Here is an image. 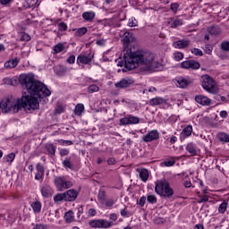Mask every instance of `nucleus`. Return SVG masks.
<instances>
[{
	"mask_svg": "<svg viewBox=\"0 0 229 229\" xmlns=\"http://www.w3.org/2000/svg\"><path fill=\"white\" fill-rule=\"evenodd\" d=\"M83 112H85V106L83 104H77L74 109L75 115H82Z\"/></svg>",
	"mask_w": 229,
	"mask_h": 229,
	"instance_id": "2f4dec72",
	"label": "nucleus"
},
{
	"mask_svg": "<svg viewBox=\"0 0 229 229\" xmlns=\"http://www.w3.org/2000/svg\"><path fill=\"white\" fill-rule=\"evenodd\" d=\"M117 200L114 199H108L106 201V207H107L108 208H111V207L116 203Z\"/></svg>",
	"mask_w": 229,
	"mask_h": 229,
	"instance_id": "8fccbe9b",
	"label": "nucleus"
},
{
	"mask_svg": "<svg viewBox=\"0 0 229 229\" xmlns=\"http://www.w3.org/2000/svg\"><path fill=\"white\" fill-rule=\"evenodd\" d=\"M181 135L184 137V139H187V137H191L192 135V125L186 126L182 130Z\"/></svg>",
	"mask_w": 229,
	"mask_h": 229,
	"instance_id": "c756f323",
	"label": "nucleus"
},
{
	"mask_svg": "<svg viewBox=\"0 0 229 229\" xmlns=\"http://www.w3.org/2000/svg\"><path fill=\"white\" fill-rule=\"evenodd\" d=\"M155 192H157L159 196H163L164 198H171L174 191L173 188L169 185V182L165 181V179L157 180L155 182Z\"/></svg>",
	"mask_w": 229,
	"mask_h": 229,
	"instance_id": "20e7f679",
	"label": "nucleus"
},
{
	"mask_svg": "<svg viewBox=\"0 0 229 229\" xmlns=\"http://www.w3.org/2000/svg\"><path fill=\"white\" fill-rule=\"evenodd\" d=\"M13 3V0H0V4L3 6H8V4H12Z\"/></svg>",
	"mask_w": 229,
	"mask_h": 229,
	"instance_id": "13d9d810",
	"label": "nucleus"
},
{
	"mask_svg": "<svg viewBox=\"0 0 229 229\" xmlns=\"http://www.w3.org/2000/svg\"><path fill=\"white\" fill-rule=\"evenodd\" d=\"M220 49H222V51H229V41H223L220 45Z\"/></svg>",
	"mask_w": 229,
	"mask_h": 229,
	"instance_id": "a18cd8bd",
	"label": "nucleus"
},
{
	"mask_svg": "<svg viewBox=\"0 0 229 229\" xmlns=\"http://www.w3.org/2000/svg\"><path fill=\"white\" fill-rule=\"evenodd\" d=\"M31 208L35 214H40V210H42V203L38 200L32 202Z\"/></svg>",
	"mask_w": 229,
	"mask_h": 229,
	"instance_id": "c85d7f7f",
	"label": "nucleus"
},
{
	"mask_svg": "<svg viewBox=\"0 0 229 229\" xmlns=\"http://www.w3.org/2000/svg\"><path fill=\"white\" fill-rule=\"evenodd\" d=\"M174 58L175 62H180L181 60H183V53L174 52Z\"/></svg>",
	"mask_w": 229,
	"mask_h": 229,
	"instance_id": "a19ab883",
	"label": "nucleus"
},
{
	"mask_svg": "<svg viewBox=\"0 0 229 229\" xmlns=\"http://www.w3.org/2000/svg\"><path fill=\"white\" fill-rule=\"evenodd\" d=\"M216 99H217V101H219V99L220 100H222L224 103H226V97H225V96H219V95H216Z\"/></svg>",
	"mask_w": 229,
	"mask_h": 229,
	"instance_id": "774afa93",
	"label": "nucleus"
},
{
	"mask_svg": "<svg viewBox=\"0 0 229 229\" xmlns=\"http://www.w3.org/2000/svg\"><path fill=\"white\" fill-rule=\"evenodd\" d=\"M151 106H157L158 105H167V100L162 97H156L149 100Z\"/></svg>",
	"mask_w": 229,
	"mask_h": 229,
	"instance_id": "a211bd4d",
	"label": "nucleus"
},
{
	"mask_svg": "<svg viewBox=\"0 0 229 229\" xmlns=\"http://www.w3.org/2000/svg\"><path fill=\"white\" fill-rule=\"evenodd\" d=\"M137 24H139V22L137 21V20L135 19H131L129 21L128 26H130V28H135V26H137Z\"/></svg>",
	"mask_w": 229,
	"mask_h": 229,
	"instance_id": "5fc2aeb1",
	"label": "nucleus"
},
{
	"mask_svg": "<svg viewBox=\"0 0 229 229\" xmlns=\"http://www.w3.org/2000/svg\"><path fill=\"white\" fill-rule=\"evenodd\" d=\"M216 137L218 140L222 142V144H226L229 142V134L226 132H218Z\"/></svg>",
	"mask_w": 229,
	"mask_h": 229,
	"instance_id": "bb28decb",
	"label": "nucleus"
},
{
	"mask_svg": "<svg viewBox=\"0 0 229 229\" xmlns=\"http://www.w3.org/2000/svg\"><path fill=\"white\" fill-rule=\"evenodd\" d=\"M137 173L140 174V178L142 182H146L149 178V172L146 168H139L137 169Z\"/></svg>",
	"mask_w": 229,
	"mask_h": 229,
	"instance_id": "412c9836",
	"label": "nucleus"
},
{
	"mask_svg": "<svg viewBox=\"0 0 229 229\" xmlns=\"http://www.w3.org/2000/svg\"><path fill=\"white\" fill-rule=\"evenodd\" d=\"M200 85L206 92H208V94H218L219 92V85H217V81L208 74L201 76Z\"/></svg>",
	"mask_w": 229,
	"mask_h": 229,
	"instance_id": "7ed1b4c3",
	"label": "nucleus"
},
{
	"mask_svg": "<svg viewBox=\"0 0 229 229\" xmlns=\"http://www.w3.org/2000/svg\"><path fill=\"white\" fill-rule=\"evenodd\" d=\"M94 60V55L92 54H80L77 56V64L78 65H90Z\"/></svg>",
	"mask_w": 229,
	"mask_h": 229,
	"instance_id": "6e6552de",
	"label": "nucleus"
},
{
	"mask_svg": "<svg viewBox=\"0 0 229 229\" xmlns=\"http://www.w3.org/2000/svg\"><path fill=\"white\" fill-rule=\"evenodd\" d=\"M55 191H53V188H51V186L45 184L42 188H41V194L44 198H51V196H53V193Z\"/></svg>",
	"mask_w": 229,
	"mask_h": 229,
	"instance_id": "f3484780",
	"label": "nucleus"
},
{
	"mask_svg": "<svg viewBox=\"0 0 229 229\" xmlns=\"http://www.w3.org/2000/svg\"><path fill=\"white\" fill-rule=\"evenodd\" d=\"M191 81L190 80H187L183 77H179L177 80V85L180 87V89H185L191 85Z\"/></svg>",
	"mask_w": 229,
	"mask_h": 229,
	"instance_id": "b1692460",
	"label": "nucleus"
},
{
	"mask_svg": "<svg viewBox=\"0 0 229 229\" xmlns=\"http://www.w3.org/2000/svg\"><path fill=\"white\" fill-rule=\"evenodd\" d=\"M228 208V202L226 200L223 201L218 207L219 214H225Z\"/></svg>",
	"mask_w": 229,
	"mask_h": 229,
	"instance_id": "c9c22d12",
	"label": "nucleus"
},
{
	"mask_svg": "<svg viewBox=\"0 0 229 229\" xmlns=\"http://www.w3.org/2000/svg\"><path fill=\"white\" fill-rule=\"evenodd\" d=\"M60 157H67L69 155V149L62 148L59 152Z\"/></svg>",
	"mask_w": 229,
	"mask_h": 229,
	"instance_id": "4d7b16f0",
	"label": "nucleus"
},
{
	"mask_svg": "<svg viewBox=\"0 0 229 229\" xmlns=\"http://www.w3.org/2000/svg\"><path fill=\"white\" fill-rule=\"evenodd\" d=\"M89 225L91 228L108 229L114 226V222L108 221L106 219H96V220H90L89 222Z\"/></svg>",
	"mask_w": 229,
	"mask_h": 229,
	"instance_id": "0eeeda50",
	"label": "nucleus"
},
{
	"mask_svg": "<svg viewBox=\"0 0 229 229\" xmlns=\"http://www.w3.org/2000/svg\"><path fill=\"white\" fill-rule=\"evenodd\" d=\"M121 124L123 126L130 124H139L140 123V118L133 115H129L127 117H123L120 120Z\"/></svg>",
	"mask_w": 229,
	"mask_h": 229,
	"instance_id": "9b49d317",
	"label": "nucleus"
},
{
	"mask_svg": "<svg viewBox=\"0 0 229 229\" xmlns=\"http://www.w3.org/2000/svg\"><path fill=\"white\" fill-rule=\"evenodd\" d=\"M124 67L129 71L143 67L145 71H159L162 64L156 61L155 54L148 51L138 50L131 52L127 50L123 55Z\"/></svg>",
	"mask_w": 229,
	"mask_h": 229,
	"instance_id": "f03ea898",
	"label": "nucleus"
},
{
	"mask_svg": "<svg viewBox=\"0 0 229 229\" xmlns=\"http://www.w3.org/2000/svg\"><path fill=\"white\" fill-rule=\"evenodd\" d=\"M213 49H214V47H212V45L208 44V45L205 46L204 51H205V53H206L207 55H211Z\"/></svg>",
	"mask_w": 229,
	"mask_h": 229,
	"instance_id": "09e8293b",
	"label": "nucleus"
},
{
	"mask_svg": "<svg viewBox=\"0 0 229 229\" xmlns=\"http://www.w3.org/2000/svg\"><path fill=\"white\" fill-rule=\"evenodd\" d=\"M147 201L151 203L152 205L157 203V197L155 195H148L147 196Z\"/></svg>",
	"mask_w": 229,
	"mask_h": 229,
	"instance_id": "49530a36",
	"label": "nucleus"
},
{
	"mask_svg": "<svg viewBox=\"0 0 229 229\" xmlns=\"http://www.w3.org/2000/svg\"><path fill=\"white\" fill-rule=\"evenodd\" d=\"M109 219H110L111 221H114V222L117 221V215H116L115 213L110 214V215H109Z\"/></svg>",
	"mask_w": 229,
	"mask_h": 229,
	"instance_id": "338daca9",
	"label": "nucleus"
},
{
	"mask_svg": "<svg viewBox=\"0 0 229 229\" xmlns=\"http://www.w3.org/2000/svg\"><path fill=\"white\" fill-rule=\"evenodd\" d=\"M87 31H88L87 27L76 29L75 32H74V36L75 37H83V35H85V33H87Z\"/></svg>",
	"mask_w": 229,
	"mask_h": 229,
	"instance_id": "72a5a7b5",
	"label": "nucleus"
},
{
	"mask_svg": "<svg viewBox=\"0 0 229 229\" xmlns=\"http://www.w3.org/2000/svg\"><path fill=\"white\" fill-rule=\"evenodd\" d=\"M21 40H24L25 42H30L31 40V37L28 34H23L21 37Z\"/></svg>",
	"mask_w": 229,
	"mask_h": 229,
	"instance_id": "680f3d73",
	"label": "nucleus"
},
{
	"mask_svg": "<svg viewBox=\"0 0 229 229\" xmlns=\"http://www.w3.org/2000/svg\"><path fill=\"white\" fill-rule=\"evenodd\" d=\"M107 164H108V165H115V158H114V157L107 158Z\"/></svg>",
	"mask_w": 229,
	"mask_h": 229,
	"instance_id": "69168bd1",
	"label": "nucleus"
},
{
	"mask_svg": "<svg viewBox=\"0 0 229 229\" xmlns=\"http://www.w3.org/2000/svg\"><path fill=\"white\" fill-rule=\"evenodd\" d=\"M65 223H74V212L72 210L67 211L64 214Z\"/></svg>",
	"mask_w": 229,
	"mask_h": 229,
	"instance_id": "7c9ffc66",
	"label": "nucleus"
},
{
	"mask_svg": "<svg viewBox=\"0 0 229 229\" xmlns=\"http://www.w3.org/2000/svg\"><path fill=\"white\" fill-rule=\"evenodd\" d=\"M88 91L89 92V94H94V92L99 91V87L96 84H92V85L89 86Z\"/></svg>",
	"mask_w": 229,
	"mask_h": 229,
	"instance_id": "58836bf2",
	"label": "nucleus"
},
{
	"mask_svg": "<svg viewBox=\"0 0 229 229\" xmlns=\"http://www.w3.org/2000/svg\"><path fill=\"white\" fill-rule=\"evenodd\" d=\"M219 115L222 117V119H226V117H228V112L223 110L220 112Z\"/></svg>",
	"mask_w": 229,
	"mask_h": 229,
	"instance_id": "e2e57ef3",
	"label": "nucleus"
},
{
	"mask_svg": "<svg viewBox=\"0 0 229 229\" xmlns=\"http://www.w3.org/2000/svg\"><path fill=\"white\" fill-rule=\"evenodd\" d=\"M67 64H72L74 62H76V56L74 55H70L67 60Z\"/></svg>",
	"mask_w": 229,
	"mask_h": 229,
	"instance_id": "6e6d98bb",
	"label": "nucleus"
},
{
	"mask_svg": "<svg viewBox=\"0 0 229 229\" xmlns=\"http://www.w3.org/2000/svg\"><path fill=\"white\" fill-rule=\"evenodd\" d=\"M19 81L21 87L27 89L28 91L30 87H31V85H33V83L36 81L35 75H33V73H22L20 75Z\"/></svg>",
	"mask_w": 229,
	"mask_h": 229,
	"instance_id": "423d86ee",
	"label": "nucleus"
},
{
	"mask_svg": "<svg viewBox=\"0 0 229 229\" xmlns=\"http://www.w3.org/2000/svg\"><path fill=\"white\" fill-rule=\"evenodd\" d=\"M182 69H191L192 71H196L201 67L199 62L195 60H187L181 63Z\"/></svg>",
	"mask_w": 229,
	"mask_h": 229,
	"instance_id": "1a4fd4ad",
	"label": "nucleus"
},
{
	"mask_svg": "<svg viewBox=\"0 0 229 229\" xmlns=\"http://www.w3.org/2000/svg\"><path fill=\"white\" fill-rule=\"evenodd\" d=\"M142 139L144 142H153V140L160 139V132L157 130H152L148 134L144 135Z\"/></svg>",
	"mask_w": 229,
	"mask_h": 229,
	"instance_id": "f8f14e48",
	"label": "nucleus"
},
{
	"mask_svg": "<svg viewBox=\"0 0 229 229\" xmlns=\"http://www.w3.org/2000/svg\"><path fill=\"white\" fill-rule=\"evenodd\" d=\"M30 95H22L21 98L7 97L0 102V108L4 114H18L21 108L28 110H37L40 106L38 98H49L51 90L41 81H34L27 90Z\"/></svg>",
	"mask_w": 229,
	"mask_h": 229,
	"instance_id": "f257e3e1",
	"label": "nucleus"
},
{
	"mask_svg": "<svg viewBox=\"0 0 229 229\" xmlns=\"http://www.w3.org/2000/svg\"><path fill=\"white\" fill-rule=\"evenodd\" d=\"M95 17H96V13L92 11L85 12L82 13V19H84V21H87L88 22L94 21Z\"/></svg>",
	"mask_w": 229,
	"mask_h": 229,
	"instance_id": "cd10ccee",
	"label": "nucleus"
},
{
	"mask_svg": "<svg viewBox=\"0 0 229 229\" xmlns=\"http://www.w3.org/2000/svg\"><path fill=\"white\" fill-rule=\"evenodd\" d=\"M27 3H29V6H35L37 3H38V0H26Z\"/></svg>",
	"mask_w": 229,
	"mask_h": 229,
	"instance_id": "0e129e2a",
	"label": "nucleus"
},
{
	"mask_svg": "<svg viewBox=\"0 0 229 229\" xmlns=\"http://www.w3.org/2000/svg\"><path fill=\"white\" fill-rule=\"evenodd\" d=\"M54 184L57 191H65V189H71L72 187V182L68 181L65 176H57L54 180Z\"/></svg>",
	"mask_w": 229,
	"mask_h": 229,
	"instance_id": "39448f33",
	"label": "nucleus"
},
{
	"mask_svg": "<svg viewBox=\"0 0 229 229\" xmlns=\"http://www.w3.org/2000/svg\"><path fill=\"white\" fill-rule=\"evenodd\" d=\"M120 214L122 217H130V211H128L126 208H124L123 209H121Z\"/></svg>",
	"mask_w": 229,
	"mask_h": 229,
	"instance_id": "3c124183",
	"label": "nucleus"
},
{
	"mask_svg": "<svg viewBox=\"0 0 229 229\" xmlns=\"http://www.w3.org/2000/svg\"><path fill=\"white\" fill-rule=\"evenodd\" d=\"M208 33H210V35H221V28L216 27V26H213V27H209L208 29Z\"/></svg>",
	"mask_w": 229,
	"mask_h": 229,
	"instance_id": "473e14b6",
	"label": "nucleus"
},
{
	"mask_svg": "<svg viewBox=\"0 0 229 229\" xmlns=\"http://www.w3.org/2000/svg\"><path fill=\"white\" fill-rule=\"evenodd\" d=\"M32 229H49V225L45 224H32Z\"/></svg>",
	"mask_w": 229,
	"mask_h": 229,
	"instance_id": "37998d69",
	"label": "nucleus"
},
{
	"mask_svg": "<svg viewBox=\"0 0 229 229\" xmlns=\"http://www.w3.org/2000/svg\"><path fill=\"white\" fill-rule=\"evenodd\" d=\"M67 47H65V44L64 43H57L54 47V55H58V53H64V51H66Z\"/></svg>",
	"mask_w": 229,
	"mask_h": 229,
	"instance_id": "a878e982",
	"label": "nucleus"
},
{
	"mask_svg": "<svg viewBox=\"0 0 229 229\" xmlns=\"http://www.w3.org/2000/svg\"><path fill=\"white\" fill-rule=\"evenodd\" d=\"M19 65V59L13 58L4 63L5 69H15V66Z\"/></svg>",
	"mask_w": 229,
	"mask_h": 229,
	"instance_id": "393cba45",
	"label": "nucleus"
},
{
	"mask_svg": "<svg viewBox=\"0 0 229 229\" xmlns=\"http://www.w3.org/2000/svg\"><path fill=\"white\" fill-rule=\"evenodd\" d=\"M192 55H195V56H203V51H201L199 48H193L191 49Z\"/></svg>",
	"mask_w": 229,
	"mask_h": 229,
	"instance_id": "de8ad7c7",
	"label": "nucleus"
},
{
	"mask_svg": "<svg viewBox=\"0 0 229 229\" xmlns=\"http://www.w3.org/2000/svg\"><path fill=\"white\" fill-rule=\"evenodd\" d=\"M58 28L60 31H67V23L65 22H60L58 24Z\"/></svg>",
	"mask_w": 229,
	"mask_h": 229,
	"instance_id": "864d4df0",
	"label": "nucleus"
},
{
	"mask_svg": "<svg viewBox=\"0 0 229 229\" xmlns=\"http://www.w3.org/2000/svg\"><path fill=\"white\" fill-rule=\"evenodd\" d=\"M96 214H98V211H96V209L94 208L89 209L88 216H89L90 217H94Z\"/></svg>",
	"mask_w": 229,
	"mask_h": 229,
	"instance_id": "052dcab7",
	"label": "nucleus"
},
{
	"mask_svg": "<svg viewBox=\"0 0 229 229\" xmlns=\"http://www.w3.org/2000/svg\"><path fill=\"white\" fill-rule=\"evenodd\" d=\"M45 149L51 157H55V155H56V146L53 143H46Z\"/></svg>",
	"mask_w": 229,
	"mask_h": 229,
	"instance_id": "5701e85b",
	"label": "nucleus"
},
{
	"mask_svg": "<svg viewBox=\"0 0 229 229\" xmlns=\"http://www.w3.org/2000/svg\"><path fill=\"white\" fill-rule=\"evenodd\" d=\"M138 205H140V207H144V205H146V197L142 196L140 200L138 201Z\"/></svg>",
	"mask_w": 229,
	"mask_h": 229,
	"instance_id": "bf43d9fd",
	"label": "nucleus"
},
{
	"mask_svg": "<svg viewBox=\"0 0 229 229\" xmlns=\"http://www.w3.org/2000/svg\"><path fill=\"white\" fill-rule=\"evenodd\" d=\"M133 83H135V81H133V79L125 77L122 79L120 81L116 82L114 84V87L116 89H128V87H130V85H133Z\"/></svg>",
	"mask_w": 229,
	"mask_h": 229,
	"instance_id": "9d476101",
	"label": "nucleus"
},
{
	"mask_svg": "<svg viewBox=\"0 0 229 229\" xmlns=\"http://www.w3.org/2000/svg\"><path fill=\"white\" fill-rule=\"evenodd\" d=\"M179 8H180V4L178 3H174L170 4V10H172L174 13H178Z\"/></svg>",
	"mask_w": 229,
	"mask_h": 229,
	"instance_id": "c03bdc74",
	"label": "nucleus"
},
{
	"mask_svg": "<svg viewBox=\"0 0 229 229\" xmlns=\"http://www.w3.org/2000/svg\"><path fill=\"white\" fill-rule=\"evenodd\" d=\"M123 38L122 42L124 44V46H128V44H131V42H133V34L128 31H122Z\"/></svg>",
	"mask_w": 229,
	"mask_h": 229,
	"instance_id": "dca6fc26",
	"label": "nucleus"
},
{
	"mask_svg": "<svg viewBox=\"0 0 229 229\" xmlns=\"http://www.w3.org/2000/svg\"><path fill=\"white\" fill-rule=\"evenodd\" d=\"M105 198H106V191H105V190H99L98 199L99 201H105Z\"/></svg>",
	"mask_w": 229,
	"mask_h": 229,
	"instance_id": "ea45409f",
	"label": "nucleus"
},
{
	"mask_svg": "<svg viewBox=\"0 0 229 229\" xmlns=\"http://www.w3.org/2000/svg\"><path fill=\"white\" fill-rule=\"evenodd\" d=\"M78 191L74 189L68 190L64 192V201H76V198H78Z\"/></svg>",
	"mask_w": 229,
	"mask_h": 229,
	"instance_id": "ddd939ff",
	"label": "nucleus"
},
{
	"mask_svg": "<svg viewBox=\"0 0 229 229\" xmlns=\"http://www.w3.org/2000/svg\"><path fill=\"white\" fill-rule=\"evenodd\" d=\"M63 165L65 169H74V165L71 163V157H66L63 161Z\"/></svg>",
	"mask_w": 229,
	"mask_h": 229,
	"instance_id": "f704fd0d",
	"label": "nucleus"
},
{
	"mask_svg": "<svg viewBox=\"0 0 229 229\" xmlns=\"http://www.w3.org/2000/svg\"><path fill=\"white\" fill-rule=\"evenodd\" d=\"M199 198L200 199L198 200V203H207V201H208V196L207 195H199Z\"/></svg>",
	"mask_w": 229,
	"mask_h": 229,
	"instance_id": "603ef678",
	"label": "nucleus"
},
{
	"mask_svg": "<svg viewBox=\"0 0 229 229\" xmlns=\"http://www.w3.org/2000/svg\"><path fill=\"white\" fill-rule=\"evenodd\" d=\"M185 149L190 153L191 157L198 156V148L196 147V144L190 142L186 145Z\"/></svg>",
	"mask_w": 229,
	"mask_h": 229,
	"instance_id": "6ab92c4d",
	"label": "nucleus"
},
{
	"mask_svg": "<svg viewBox=\"0 0 229 229\" xmlns=\"http://www.w3.org/2000/svg\"><path fill=\"white\" fill-rule=\"evenodd\" d=\"M37 169V173L35 174V180H42V178H44V166L42 165H40V163H38L36 166Z\"/></svg>",
	"mask_w": 229,
	"mask_h": 229,
	"instance_id": "4be33fe9",
	"label": "nucleus"
},
{
	"mask_svg": "<svg viewBox=\"0 0 229 229\" xmlns=\"http://www.w3.org/2000/svg\"><path fill=\"white\" fill-rule=\"evenodd\" d=\"M195 101L199 103V105H202V106H208V105H210V98L205 95H197Z\"/></svg>",
	"mask_w": 229,
	"mask_h": 229,
	"instance_id": "2eb2a0df",
	"label": "nucleus"
},
{
	"mask_svg": "<svg viewBox=\"0 0 229 229\" xmlns=\"http://www.w3.org/2000/svg\"><path fill=\"white\" fill-rule=\"evenodd\" d=\"M189 44H191L190 40L181 39V40H178V41H174L172 46L175 49H185L186 47H189Z\"/></svg>",
	"mask_w": 229,
	"mask_h": 229,
	"instance_id": "4468645a",
	"label": "nucleus"
},
{
	"mask_svg": "<svg viewBox=\"0 0 229 229\" xmlns=\"http://www.w3.org/2000/svg\"><path fill=\"white\" fill-rule=\"evenodd\" d=\"M60 146H72V140H56Z\"/></svg>",
	"mask_w": 229,
	"mask_h": 229,
	"instance_id": "79ce46f5",
	"label": "nucleus"
},
{
	"mask_svg": "<svg viewBox=\"0 0 229 229\" xmlns=\"http://www.w3.org/2000/svg\"><path fill=\"white\" fill-rule=\"evenodd\" d=\"M168 24L170 28H180L183 24V21L179 18H169Z\"/></svg>",
	"mask_w": 229,
	"mask_h": 229,
	"instance_id": "aec40b11",
	"label": "nucleus"
},
{
	"mask_svg": "<svg viewBox=\"0 0 229 229\" xmlns=\"http://www.w3.org/2000/svg\"><path fill=\"white\" fill-rule=\"evenodd\" d=\"M3 160L6 164H12V162H13V160H15V154L14 153H11V154L4 157Z\"/></svg>",
	"mask_w": 229,
	"mask_h": 229,
	"instance_id": "e433bc0d",
	"label": "nucleus"
},
{
	"mask_svg": "<svg viewBox=\"0 0 229 229\" xmlns=\"http://www.w3.org/2000/svg\"><path fill=\"white\" fill-rule=\"evenodd\" d=\"M54 201L58 203V201H65V195L64 193H58L54 197Z\"/></svg>",
	"mask_w": 229,
	"mask_h": 229,
	"instance_id": "4c0bfd02",
	"label": "nucleus"
}]
</instances>
